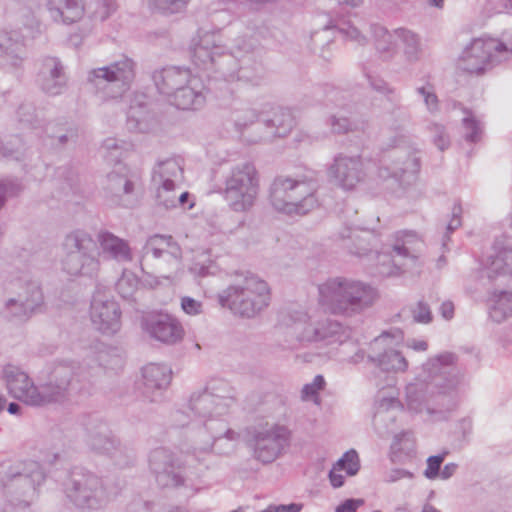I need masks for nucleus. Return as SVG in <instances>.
<instances>
[{
  "instance_id": "nucleus-1",
  "label": "nucleus",
  "mask_w": 512,
  "mask_h": 512,
  "mask_svg": "<svg viewBox=\"0 0 512 512\" xmlns=\"http://www.w3.org/2000/svg\"><path fill=\"white\" fill-rule=\"evenodd\" d=\"M457 362L458 356L451 352L428 358L422 364L421 373L406 386L407 408L416 413L425 410L437 415V419H445L456 408L463 383Z\"/></svg>"
},
{
  "instance_id": "nucleus-2",
  "label": "nucleus",
  "mask_w": 512,
  "mask_h": 512,
  "mask_svg": "<svg viewBox=\"0 0 512 512\" xmlns=\"http://www.w3.org/2000/svg\"><path fill=\"white\" fill-rule=\"evenodd\" d=\"M319 304L334 315L352 317L370 308L378 299L370 284L344 277L326 280L318 286Z\"/></svg>"
},
{
  "instance_id": "nucleus-3",
  "label": "nucleus",
  "mask_w": 512,
  "mask_h": 512,
  "mask_svg": "<svg viewBox=\"0 0 512 512\" xmlns=\"http://www.w3.org/2000/svg\"><path fill=\"white\" fill-rule=\"evenodd\" d=\"M317 173L306 171L295 176H278L270 186V202L287 215H305L319 207Z\"/></svg>"
},
{
  "instance_id": "nucleus-4",
  "label": "nucleus",
  "mask_w": 512,
  "mask_h": 512,
  "mask_svg": "<svg viewBox=\"0 0 512 512\" xmlns=\"http://www.w3.org/2000/svg\"><path fill=\"white\" fill-rule=\"evenodd\" d=\"M390 241L377 254L376 271L379 276H399L422 266L425 243L415 231H398Z\"/></svg>"
},
{
  "instance_id": "nucleus-5",
  "label": "nucleus",
  "mask_w": 512,
  "mask_h": 512,
  "mask_svg": "<svg viewBox=\"0 0 512 512\" xmlns=\"http://www.w3.org/2000/svg\"><path fill=\"white\" fill-rule=\"evenodd\" d=\"M217 301L223 308L234 314L251 318L269 305L268 284L251 273L237 274L235 280L217 295Z\"/></svg>"
},
{
  "instance_id": "nucleus-6",
  "label": "nucleus",
  "mask_w": 512,
  "mask_h": 512,
  "mask_svg": "<svg viewBox=\"0 0 512 512\" xmlns=\"http://www.w3.org/2000/svg\"><path fill=\"white\" fill-rule=\"evenodd\" d=\"M225 47L219 31H205L200 33L198 42L191 50V58L196 66L207 70L216 67L217 71L226 81L242 80L256 83L259 75H251L248 69L241 67L238 71L228 66H236L234 57L224 54Z\"/></svg>"
},
{
  "instance_id": "nucleus-7",
  "label": "nucleus",
  "mask_w": 512,
  "mask_h": 512,
  "mask_svg": "<svg viewBox=\"0 0 512 512\" xmlns=\"http://www.w3.org/2000/svg\"><path fill=\"white\" fill-rule=\"evenodd\" d=\"M223 437L235 441L239 435L229 429L224 420H209L194 425L188 432L184 454L190 461L208 470L218 454L215 446Z\"/></svg>"
},
{
  "instance_id": "nucleus-8",
  "label": "nucleus",
  "mask_w": 512,
  "mask_h": 512,
  "mask_svg": "<svg viewBox=\"0 0 512 512\" xmlns=\"http://www.w3.org/2000/svg\"><path fill=\"white\" fill-rule=\"evenodd\" d=\"M62 486L66 497L79 509L98 510L105 507L111 500L104 480L82 467L71 469Z\"/></svg>"
},
{
  "instance_id": "nucleus-9",
  "label": "nucleus",
  "mask_w": 512,
  "mask_h": 512,
  "mask_svg": "<svg viewBox=\"0 0 512 512\" xmlns=\"http://www.w3.org/2000/svg\"><path fill=\"white\" fill-rule=\"evenodd\" d=\"M512 57V43L493 37L475 38L458 58V67L469 74L482 75Z\"/></svg>"
},
{
  "instance_id": "nucleus-10",
  "label": "nucleus",
  "mask_w": 512,
  "mask_h": 512,
  "mask_svg": "<svg viewBox=\"0 0 512 512\" xmlns=\"http://www.w3.org/2000/svg\"><path fill=\"white\" fill-rule=\"evenodd\" d=\"M136 62L122 55L110 64L91 69L87 73V83L104 99L122 97L136 77Z\"/></svg>"
},
{
  "instance_id": "nucleus-11",
  "label": "nucleus",
  "mask_w": 512,
  "mask_h": 512,
  "mask_svg": "<svg viewBox=\"0 0 512 512\" xmlns=\"http://www.w3.org/2000/svg\"><path fill=\"white\" fill-rule=\"evenodd\" d=\"M62 270L70 276H92L99 269L96 242L85 231L67 234L61 244Z\"/></svg>"
},
{
  "instance_id": "nucleus-12",
  "label": "nucleus",
  "mask_w": 512,
  "mask_h": 512,
  "mask_svg": "<svg viewBox=\"0 0 512 512\" xmlns=\"http://www.w3.org/2000/svg\"><path fill=\"white\" fill-rule=\"evenodd\" d=\"M259 192V175L251 162L234 165L225 176L223 196L235 212H246L254 205Z\"/></svg>"
},
{
  "instance_id": "nucleus-13",
  "label": "nucleus",
  "mask_w": 512,
  "mask_h": 512,
  "mask_svg": "<svg viewBox=\"0 0 512 512\" xmlns=\"http://www.w3.org/2000/svg\"><path fill=\"white\" fill-rule=\"evenodd\" d=\"M82 367L70 360L54 361L48 368L47 380L42 384L43 403L62 402L81 390Z\"/></svg>"
},
{
  "instance_id": "nucleus-14",
  "label": "nucleus",
  "mask_w": 512,
  "mask_h": 512,
  "mask_svg": "<svg viewBox=\"0 0 512 512\" xmlns=\"http://www.w3.org/2000/svg\"><path fill=\"white\" fill-rule=\"evenodd\" d=\"M82 426L85 431L84 441L91 451L110 457L118 465H125L133 460L132 450L123 446L100 419L84 417Z\"/></svg>"
},
{
  "instance_id": "nucleus-15",
  "label": "nucleus",
  "mask_w": 512,
  "mask_h": 512,
  "mask_svg": "<svg viewBox=\"0 0 512 512\" xmlns=\"http://www.w3.org/2000/svg\"><path fill=\"white\" fill-rule=\"evenodd\" d=\"M290 441L291 431L285 425L266 423L252 430L248 443L254 458L268 464L283 454Z\"/></svg>"
},
{
  "instance_id": "nucleus-16",
  "label": "nucleus",
  "mask_w": 512,
  "mask_h": 512,
  "mask_svg": "<svg viewBox=\"0 0 512 512\" xmlns=\"http://www.w3.org/2000/svg\"><path fill=\"white\" fill-rule=\"evenodd\" d=\"M235 403V389L223 384L216 391L205 389L194 393L190 398L188 409L195 416L204 418L205 421L221 420L220 417L226 415Z\"/></svg>"
},
{
  "instance_id": "nucleus-17",
  "label": "nucleus",
  "mask_w": 512,
  "mask_h": 512,
  "mask_svg": "<svg viewBox=\"0 0 512 512\" xmlns=\"http://www.w3.org/2000/svg\"><path fill=\"white\" fill-rule=\"evenodd\" d=\"M403 340L400 329L393 328L382 332L370 344L369 360L381 371L405 372L408 369L407 359L393 346Z\"/></svg>"
},
{
  "instance_id": "nucleus-18",
  "label": "nucleus",
  "mask_w": 512,
  "mask_h": 512,
  "mask_svg": "<svg viewBox=\"0 0 512 512\" xmlns=\"http://www.w3.org/2000/svg\"><path fill=\"white\" fill-rule=\"evenodd\" d=\"M44 304L40 284L29 280L24 283L16 297L9 298L3 308V314L10 321L22 323L29 320Z\"/></svg>"
},
{
  "instance_id": "nucleus-19",
  "label": "nucleus",
  "mask_w": 512,
  "mask_h": 512,
  "mask_svg": "<svg viewBox=\"0 0 512 512\" xmlns=\"http://www.w3.org/2000/svg\"><path fill=\"white\" fill-rule=\"evenodd\" d=\"M45 480V475L39 465L30 462L24 469L10 462L0 464V482L4 487L13 489L20 495L34 494L36 488Z\"/></svg>"
},
{
  "instance_id": "nucleus-20",
  "label": "nucleus",
  "mask_w": 512,
  "mask_h": 512,
  "mask_svg": "<svg viewBox=\"0 0 512 512\" xmlns=\"http://www.w3.org/2000/svg\"><path fill=\"white\" fill-rule=\"evenodd\" d=\"M149 469L160 488H176L185 482L180 460L167 448L158 447L150 452Z\"/></svg>"
},
{
  "instance_id": "nucleus-21",
  "label": "nucleus",
  "mask_w": 512,
  "mask_h": 512,
  "mask_svg": "<svg viewBox=\"0 0 512 512\" xmlns=\"http://www.w3.org/2000/svg\"><path fill=\"white\" fill-rule=\"evenodd\" d=\"M181 255V248L171 235H152L142 248L141 269L145 271L153 262H157L160 267H177Z\"/></svg>"
},
{
  "instance_id": "nucleus-22",
  "label": "nucleus",
  "mask_w": 512,
  "mask_h": 512,
  "mask_svg": "<svg viewBox=\"0 0 512 512\" xmlns=\"http://www.w3.org/2000/svg\"><path fill=\"white\" fill-rule=\"evenodd\" d=\"M331 182L344 190H353L366 176L362 158L338 153L327 168Z\"/></svg>"
},
{
  "instance_id": "nucleus-23",
  "label": "nucleus",
  "mask_w": 512,
  "mask_h": 512,
  "mask_svg": "<svg viewBox=\"0 0 512 512\" xmlns=\"http://www.w3.org/2000/svg\"><path fill=\"white\" fill-rule=\"evenodd\" d=\"M390 158L389 164L380 167V178H394L400 184H409L416 178L421 167L418 151L397 148L392 152Z\"/></svg>"
},
{
  "instance_id": "nucleus-24",
  "label": "nucleus",
  "mask_w": 512,
  "mask_h": 512,
  "mask_svg": "<svg viewBox=\"0 0 512 512\" xmlns=\"http://www.w3.org/2000/svg\"><path fill=\"white\" fill-rule=\"evenodd\" d=\"M9 393L16 399L30 406H44L42 385L37 387L29 376L19 367L7 365L3 369Z\"/></svg>"
},
{
  "instance_id": "nucleus-25",
  "label": "nucleus",
  "mask_w": 512,
  "mask_h": 512,
  "mask_svg": "<svg viewBox=\"0 0 512 512\" xmlns=\"http://www.w3.org/2000/svg\"><path fill=\"white\" fill-rule=\"evenodd\" d=\"M90 317L93 326L102 333L114 334L121 326V311L116 301L106 294L97 292L94 294Z\"/></svg>"
},
{
  "instance_id": "nucleus-26",
  "label": "nucleus",
  "mask_w": 512,
  "mask_h": 512,
  "mask_svg": "<svg viewBox=\"0 0 512 512\" xmlns=\"http://www.w3.org/2000/svg\"><path fill=\"white\" fill-rule=\"evenodd\" d=\"M294 124V117L287 108H272L269 114L263 111L262 120L257 126L259 133L247 138V142L258 143L274 137H284L291 131Z\"/></svg>"
},
{
  "instance_id": "nucleus-27",
  "label": "nucleus",
  "mask_w": 512,
  "mask_h": 512,
  "mask_svg": "<svg viewBox=\"0 0 512 512\" xmlns=\"http://www.w3.org/2000/svg\"><path fill=\"white\" fill-rule=\"evenodd\" d=\"M143 329L154 340L174 345L184 337V328L175 317L169 314L151 315L144 319Z\"/></svg>"
},
{
  "instance_id": "nucleus-28",
  "label": "nucleus",
  "mask_w": 512,
  "mask_h": 512,
  "mask_svg": "<svg viewBox=\"0 0 512 512\" xmlns=\"http://www.w3.org/2000/svg\"><path fill=\"white\" fill-rule=\"evenodd\" d=\"M327 105L338 108L339 111L332 113L327 124L334 134H346L359 129L358 123L353 121L348 114H351L354 105L349 101L348 95L338 89H331L327 93Z\"/></svg>"
},
{
  "instance_id": "nucleus-29",
  "label": "nucleus",
  "mask_w": 512,
  "mask_h": 512,
  "mask_svg": "<svg viewBox=\"0 0 512 512\" xmlns=\"http://www.w3.org/2000/svg\"><path fill=\"white\" fill-rule=\"evenodd\" d=\"M172 377L171 369L162 364L150 363L142 369V395L150 402H157L168 388Z\"/></svg>"
},
{
  "instance_id": "nucleus-30",
  "label": "nucleus",
  "mask_w": 512,
  "mask_h": 512,
  "mask_svg": "<svg viewBox=\"0 0 512 512\" xmlns=\"http://www.w3.org/2000/svg\"><path fill=\"white\" fill-rule=\"evenodd\" d=\"M37 81L46 94H61L67 83L61 61L56 57H45L41 62Z\"/></svg>"
},
{
  "instance_id": "nucleus-31",
  "label": "nucleus",
  "mask_w": 512,
  "mask_h": 512,
  "mask_svg": "<svg viewBox=\"0 0 512 512\" xmlns=\"http://www.w3.org/2000/svg\"><path fill=\"white\" fill-rule=\"evenodd\" d=\"M195 75L190 69L180 66H168L153 73V81L161 94L169 98L183 85H187Z\"/></svg>"
},
{
  "instance_id": "nucleus-32",
  "label": "nucleus",
  "mask_w": 512,
  "mask_h": 512,
  "mask_svg": "<svg viewBox=\"0 0 512 512\" xmlns=\"http://www.w3.org/2000/svg\"><path fill=\"white\" fill-rule=\"evenodd\" d=\"M204 86L199 77H194L187 85H183L174 95L170 97V101L179 109L196 110L205 103L203 94Z\"/></svg>"
},
{
  "instance_id": "nucleus-33",
  "label": "nucleus",
  "mask_w": 512,
  "mask_h": 512,
  "mask_svg": "<svg viewBox=\"0 0 512 512\" xmlns=\"http://www.w3.org/2000/svg\"><path fill=\"white\" fill-rule=\"evenodd\" d=\"M97 242L104 257L118 262H129L132 260V251L129 243L109 231H100L97 235Z\"/></svg>"
},
{
  "instance_id": "nucleus-34",
  "label": "nucleus",
  "mask_w": 512,
  "mask_h": 512,
  "mask_svg": "<svg viewBox=\"0 0 512 512\" xmlns=\"http://www.w3.org/2000/svg\"><path fill=\"white\" fill-rule=\"evenodd\" d=\"M51 17L64 24L79 21L84 15L83 0H47Z\"/></svg>"
},
{
  "instance_id": "nucleus-35",
  "label": "nucleus",
  "mask_w": 512,
  "mask_h": 512,
  "mask_svg": "<svg viewBox=\"0 0 512 512\" xmlns=\"http://www.w3.org/2000/svg\"><path fill=\"white\" fill-rule=\"evenodd\" d=\"M151 180L153 185H181L184 180L181 161L169 158L157 162Z\"/></svg>"
},
{
  "instance_id": "nucleus-36",
  "label": "nucleus",
  "mask_w": 512,
  "mask_h": 512,
  "mask_svg": "<svg viewBox=\"0 0 512 512\" xmlns=\"http://www.w3.org/2000/svg\"><path fill=\"white\" fill-rule=\"evenodd\" d=\"M263 116V110H258L255 107H252L249 104H239L234 106L229 114V121L232 123L235 130L240 133V135L247 142V138L251 136H245V131L256 124L261 122Z\"/></svg>"
},
{
  "instance_id": "nucleus-37",
  "label": "nucleus",
  "mask_w": 512,
  "mask_h": 512,
  "mask_svg": "<svg viewBox=\"0 0 512 512\" xmlns=\"http://www.w3.org/2000/svg\"><path fill=\"white\" fill-rule=\"evenodd\" d=\"M319 335L318 321H312L306 314H301L287 330V337L301 345L318 342Z\"/></svg>"
},
{
  "instance_id": "nucleus-38",
  "label": "nucleus",
  "mask_w": 512,
  "mask_h": 512,
  "mask_svg": "<svg viewBox=\"0 0 512 512\" xmlns=\"http://www.w3.org/2000/svg\"><path fill=\"white\" fill-rule=\"evenodd\" d=\"M506 274H512V248H504L489 257L487 265L481 270V278H487L490 282Z\"/></svg>"
},
{
  "instance_id": "nucleus-39",
  "label": "nucleus",
  "mask_w": 512,
  "mask_h": 512,
  "mask_svg": "<svg viewBox=\"0 0 512 512\" xmlns=\"http://www.w3.org/2000/svg\"><path fill=\"white\" fill-rule=\"evenodd\" d=\"M360 468L359 456L355 450L347 451L336 462L329 472V479L334 488H339L344 484V476L340 473L345 470L347 475L354 476Z\"/></svg>"
},
{
  "instance_id": "nucleus-40",
  "label": "nucleus",
  "mask_w": 512,
  "mask_h": 512,
  "mask_svg": "<svg viewBox=\"0 0 512 512\" xmlns=\"http://www.w3.org/2000/svg\"><path fill=\"white\" fill-rule=\"evenodd\" d=\"M105 189L113 198H120L123 195H129L134 190V181L128 175V169L125 166H119L107 175Z\"/></svg>"
},
{
  "instance_id": "nucleus-41",
  "label": "nucleus",
  "mask_w": 512,
  "mask_h": 512,
  "mask_svg": "<svg viewBox=\"0 0 512 512\" xmlns=\"http://www.w3.org/2000/svg\"><path fill=\"white\" fill-rule=\"evenodd\" d=\"M319 337L318 342H324L327 345L344 343L350 337V331L340 322L325 318L318 320Z\"/></svg>"
},
{
  "instance_id": "nucleus-42",
  "label": "nucleus",
  "mask_w": 512,
  "mask_h": 512,
  "mask_svg": "<svg viewBox=\"0 0 512 512\" xmlns=\"http://www.w3.org/2000/svg\"><path fill=\"white\" fill-rule=\"evenodd\" d=\"M371 33L379 55L385 60L392 58L396 53L395 41L397 40L394 31L391 33L385 27L373 24Z\"/></svg>"
},
{
  "instance_id": "nucleus-43",
  "label": "nucleus",
  "mask_w": 512,
  "mask_h": 512,
  "mask_svg": "<svg viewBox=\"0 0 512 512\" xmlns=\"http://www.w3.org/2000/svg\"><path fill=\"white\" fill-rule=\"evenodd\" d=\"M255 46H256V41L253 38L245 37V36L237 37L234 40V45L231 48L232 51L229 54L234 57L236 66H234L233 64L228 66L230 69H235L236 71H238L241 67H245L248 69V72L251 75H253V76L259 75L257 82L252 83L253 85H257L263 76L262 66L260 64H255L252 69H250L248 66H243V65L240 66L236 58L239 55L251 53L254 50Z\"/></svg>"
},
{
  "instance_id": "nucleus-44",
  "label": "nucleus",
  "mask_w": 512,
  "mask_h": 512,
  "mask_svg": "<svg viewBox=\"0 0 512 512\" xmlns=\"http://www.w3.org/2000/svg\"><path fill=\"white\" fill-rule=\"evenodd\" d=\"M489 316L501 323L512 316V293L507 291L494 292L490 299Z\"/></svg>"
},
{
  "instance_id": "nucleus-45",
  "label": "nucleus",
  "mask_w": 512,
  "mask_h": 512,
  "mask_svg": "<svg viewBox=\"0 0 512 512\" xmlns=\"http://www.w3.org/2000/svg\"><path fill=\"white\" fill-rule=\"evenodd\" d=\"M396 39L402 45L403 53L409 62H415L420 58L421 43L419 36L406 28H398L394 30Z\"/></svg>"
},
{
  "instance_id": "nucleus-46",
  "label": "nucleus",
  "mask_w": 512,
  "mask_h": 512,
  "mask_svg": "<svg viewBox=\"0 0 512 512\" xmlns=\"http://www.w3.org/2000/svg\"><path fill=\"white\" fill-rule=\"evenodd\" d=\"M22 44L7 32H0V61L5 65L17 66L21 58Z\"/></svg>"
},
{
  "instance_id": "nucleus-47",
  "label": "nucleus",
  "mask_w": 512,
  "mask_h": 512,
  "mask_svg": "<svg viewBox=\"0 0 512 512\" xmlns=\"http://www.w3.org/2000/svg\"><path fill=\"white\" fill-rule=\"evenodd\" d=\"M483 124L475 114L465 109L462 118V136L468 143H478L482 139Z\"/></svg>"
},
{
  "instance_id": "nucleus-48",
  "label": "nucleus",
  "mask_w": 512,
  "mask_h": 512,
  "mask_svg": "<svg viewBox=\"0 0 512 512\" xmlns=\"http://www.w3.org/2000/svg\"><path fill=\"white\" fill-rule=\"evenodd\" d=\"M139 280L137 276L129 270H124L121 277L116 282V290L123 299H133L138 290Z\"/></svg>"
},
{
  "instance_id": "nucleus-49",
  "label": "nucleus",
  "mask_w": 512,
  "mask_h": 512,
  "mask_svg": "<svg viewBox=\"0 0 512 512\" xmlns=\"http://www.w3.org/2000/svg\"><path fill=\"white\" fill-rule=\"evenodd\" d=\"M156 188V201L166 210L175 208L177 191L180 185H154Z\"/></svg>"
},
{
  "instance_id": "nucleus-50",
  "label": "nucleus",
  "mask_w": 512,
  "mask_h": 512,
  "mask_svg": "<svg viewBox=\"0 0 512 512\" xmlns=\"http://www.w3.org/2000/svg\"><path fill=\"white\" fill-rule=\"evenodd\" d=\"M190 0H148V5L153 10L164 14H175L182 11Z\"/></svg>"
},
{
  "instance_id": "nucleus-51",
  "label": "nucleus",
  "mask_w": 512,
  "mask_h": 512,
  "mask_svg": "<svg viewBox=\"0 0 512 512\" xmlns=\"http://www.w3.org/2000/svg\"><path fill=\"white\" fill-rule=\"evenodd\" d=\"M23 186L16 178H6L0 180V209L5 205L8 197H14L21 193Z\"/></svg>"
},
{
  "instance_id": "nucleus-52",
  "label": "nucleus",
  "mask_w": 512,
  "mask_h": 512,
  "mask_svg": "<svg viewBox=\"0 0 512 512\" xmlns=\"http://www.w3.org/2000/svg\"><path fill=\"white\" fill-rule=\"evenodd\" d=\"M428 129L433 136V143L439 150L444 151L449 147L450 139L443 125L432 123L428 126Z\"/></svg>"
},
{
  "instance_id": "nucleus-53",
  "label": "nucleus",
  "mask_w": 512,
  "mask_h": 512,
  "mask_svg": "<svg viewBox=\"0 0 512 512\" xmlns=\"http://www.w3.org/2000/svg\"><path fill=\"white\" fill-rule=\"evenodd\" d=\"M123 143L116 139L108 138L103 142L102 148L107 152L105 157L109 161L118 162L124 154Z\"/></svg>"
},
{
  "instance_id": "nucleus-54",
  "label": "nucleus",
  "mask_w": 512,
  "mask_h": 512,
  "mask_svg": "<svg viewBox=\"0 0 512 512\" xmlns=\"http://www.w3.org/2000/svg\"><path fill=\"white\" fill-rule=\"evenodd\" d=\"M98 361L101 366L109 369H117L122 366L123 360L115 349L101 351L98 355Z\"/></svg>"
},
{
  "instance_id": "nucleus-55",
  "label": "nucleus",
  "mask_w": 512,
  "mask_h": 512,
  "mask_svg": "<svg viewBox=\"0 0 512 512\" xmlns=\"http://www.w3.org/2000/svg\"><path fill=\"white\" fill-rule=\"evenodd\" d=\"M417 93L423 97L424 103L429 112L435 113L439 110L438 97L432 86H422L416 89Z\"/></svg>"
},
{
  "instance_id": "nucleus-56",
  "label": "nucleus",
  "mask_w": 512,
  "mask_h": 512,
  "mask_svg": "<svg viewBox=\"0 0 512 512\" xmlns=\"http://www.w3.org/2000/svg\"><path fill=\"white\" fill-rule=\"evenodd\" d=\"M413 319L417 323L428 324L433 320V315L429 305L420 300L412 309Z\"/></svg>"
},
{
  "instance_id": "nucleus-57",
  "label": "nucleus",
  "mask_w": 512,
  "mask_h": 512,
  "mask_svg": "<svg viewBox=\"0 0 512 512\" xmlns=\"http://www.w3.org/2000/svg\"><path fill=\"white\" fill-rule=\"evenodd\" d=\"M325 380L322 375H317L313 379L312 383L305 384L302 388L301 394L302 399L309 400L316 397L318 392L323 389Z\"/></svg>"
},
{
  "instance_id": "nucleus-58",
  "label": "nucleus",
  "mask_w": 512,
  "mask_h": 512,
  "mask_svg": "<svg viewBox=\"0 0 512 512\" xmlns=\"http://www.w3.org/2000/svg\"><path fill=\"white\" fill-rule=\"evenodd\" d=\"M80 133L77 126L70 125L64 133L59 135H54V139L59 146H66L75 144L79 139Z\"/></svg>"
},
{
  "instance_id": "nucleus-59",
  "label": "nucleus",
  "mask_w": 512,
  "mask_h": 512,
  "mask_svg": "<svg viewBox=\"0 0 512 512\" xmlns=\"http://www.w3.org/2000/svg\"><path fill=\"white\" fill-rule=\"evenodd\" d=\"M181 308L186 314L191 316L199 315L203 312L202 302L189 296L181 298Z\"/></svg>"
},
{
  "instance_id": "nucleus-60",
  "label": "nucleus",
  "mask_w": 512,
  "mask_h": 512,
  "mask_svg": "<svg viewBox=\"0 0 512 512\" xmlns=\"http://www.w3.org/2000/svg\"><path fill=\"white\" fill-rule=\"evenodd\" d=\"M444 461V455H435L430 456L427 459V469L424 472V475L428 479H435L439 476L441 464Z\"/></svg>"
},
{
  "instance_id": "nucleus-61",
  "label": "nucleus",
  "mask_w": 512,
  "mask_h": 512,
  "mask_svg": "<svg viewBox=\"0 0 512 512\" xmlns=\"http://www.w3.org/2000/svg\"><path fill=\"white\" fill-rule=\"evenodd\" d=\"M393 419H394L393 416H391L387 411H381V410L377 411V413L374 416V426H375V429L378 431V433L381 436L384 437L393 432L389 429H386V430L381 429V424L383 422H385L386 420L392 421Z\"/></svg>"
},
{
  "instance_id": "nucleus-62",
  "label": "nucleus",
  "mask_w": 512,
  "mask_h": 512,
  "mask_svg": "<svg viewBox=\"0 0 512 512\" xmlns=\"http://www.w3.org/2000/svg\"><path fill=\"white\" fill-rule=\"evenodd\" d=\"M339 32L345 35L347 38L357 41L360 44L365 43L366 38L356 27L350 24H347L345 27H339Z\"/></svg>"
},
{
  "instance_id": "nucleus-63",
  "label": "nucleus",
  "mask_w": 512,
  "mask_h": 512,
  "mask_svg": "<svg viewBox=\"0 0 512 512\" xmlns=\"http://www.w3.org/2000/svg\"><path fill=\"white\" fill-rule=\"evenodd\" d=\"M462 207L460 204H455L452 208V217L447 224V232L452 233L461 226Z\"/></svg>"
},
{
  "instance_id": "nucleus-64",
  "label": "nucleus",
  "mask_w": 512,
  "mask_h": 512,
  "mask_svg": "<svg viewBox=\"0 0 512 512\" xmlns=\"http://www.w3.org/2000/svg\"><path fill=\"white\" fill-rule=\"evenodd\" d=\"M363 504V499H347L336 507L335 512H356Z\"/></svg>"
}]
</instances>
